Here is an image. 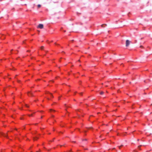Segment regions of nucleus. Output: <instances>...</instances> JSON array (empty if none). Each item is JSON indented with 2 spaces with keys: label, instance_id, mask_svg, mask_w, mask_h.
Returning a JSON list of instances; mask_svg holds the SVG:
<instances>
[{
  "label": "nucleus",
  "instance_id": "f257e3e1",
  "mask_svg": "<svg viewBox=\"0 0 152 152\" xmlns=\"http://www.w3.org/2000/svg\"><path fill=\"white\" fill-rule=\"evenodd\" d=\"M131 42L129 40H126V47H128L129 45Z\"/></svg>",
  "mask_w": 152,
  "mask_h": 152
},
{
  "label": "nucleus",
  "instance_id": "f03ea898",
  "mask_svg": "<svg viewBox=\"0 0 152 152\" xmlns=\"http://www.w3.org/2000/svg\"><path fill=\"white\" fill-rule=\"evenodd\" d=\"M43 25L42 24H39V28L40 29H42L43 28Z\"/></svg>",
  "mask_w": 152,
  "mask_h": 152
},
{
  "label": "nucleus",
  "instance_id": "7ed1b4c3",
  "mask_svg": "<svg viewBox=\"0 0 152 152\" xmlns=\"http://www.w3.org/2000/svg\"><path fill=\"white\" fill-rule=\"evenodd\" d=\"M0 135H2L5 137H6L8 138L7 137V135L5 134H4L3 132H0Z\"/></svg>",
  "mask_w": 152,
  "mask_h": 152
},
{
  "label": "nucleus",
  "instance_id": "20e7f679",
  "mask_svg": "<svg viewBox=\"0 0 152 152\" xmlns=\"http://www.w3.org/2000/svg\"><path fill=\"white\" fill-rule=\"evenodd\" d=\"M28 96H33L32 93L30 92H28Z\"/></svg>",
  "mask_w": 152,
  "mask_h": 152
},
{
  "label": "nucleus",
  "instance_id": "39448f33",
  "mask_svg": "<svg viewBox=\"0 0 152 152\" xmlns=\"http://www.w3.org/2000/svg\"><path fill=\"white\" fill-rule=\"evenodd\" d=\"M104 25H105V26H107V24H102L101 25V27H104L105 26H104Z\"/></svg>",
  "mask_w": 152,
  "mask_h": 152
},
{
  "label": "nucleus",
  "instance_id": "423d86ee",
  "mask_svg": "<svg viewBox=\"0 0 152 152\" xmlns=\"http://www.w3.org/2000/svg\"><path fill=\"white\" fill-rule=\"evenodd\" d=\"M44 48V47L43 46H42L40 48V49L41 50H43Z\"/></svg>",
  "mask_w": 152,
  "mask_h": 152
},
{
  "label": "nucleus",
  "instance_id": "0eeeda50",
  "mask_svg": "<svg viewBox=\"0 0 152 152\" xmlns=\"http://www.w3.org/2000/svg\"><path fill=\"white\" fill-rule=\"evenodd\" d=\"M25 106L26 107H29V106L26 104H25Z\"/></svg>",
  "mask_w": 152,
  "mask_h": 152
},
{
  "label": "nucleus",
  "instance_id": "6e6552de",
  "mask_svg": "<svg viewBox=\"0 0 152 152\" xmlns=\"http://www.w3.org/2000/svg\"><path fill=\"white\" fill-rule=\"evenodd\" d=\"M104 93V92L103 91H101L100 93V94L101 95H102Z\"/></svg>",
  "mask_w": 152,
  "mask_h": 152
},
{
  "label": "nucleus",
  "instance_id": "1a4fd4ad",
  "mask_svg": "<svg viewBox=\"0 0 152 152\" xmlns=\"http://www.w3.org/2000/svg\"><path fill=\"white\" fill-rule=\"evenodd\" d=\"M141 146H142L141 145H140L138 147V148L140 149V147Z\"/></svg>",
  "mask_w": 152,
  "mask_h": 152
},
{
  "label": "nucleus",
  "instance_id": "9d476101",
  "mask_svg": "<svg viewBox=\"0 0 152 152\" xmlns=\"http://www.w3.org/2000/svg\"><path fill=\"white\" fill-rule=\"evenodd\" d=\"M123 146V145H121L120 146H118L119 148V149H120L121 148V147L122 146Z\"/></svg>",
  "mask_w": 152,
  "mask_h": 152
},
{
  "label": "nucleus",
  "instance_id": "9b49d317",
  "mask_svg": "<svg viewBox=\"0 0 152 152\" xmlns=\"http://www.w3.org/2000/svg\"><path fill=\"white\" fill-rule=\"evenodd\" d=\"M49 94L51 96H52V97H53V96H52V95L51 93H49Z\"/></svg>",
  "mask_w": 152,
  "mask_h": 152
},
{
  "label": "nucleus",
  "instance_id": "f8f14e48",
  "mask_svg": "<svg viewBox=\"0 0 152 152\" xmlns=\"http://www.w3.org/2000/svg\"><path fill=\"white\" fill-rule=\"evenodd\" d=\"M28 115L29 116H32V114H31V115Z\"/></svg>",
  "mask_w": 152,
  "mask_h": 152
},
{
  "label": "nucleus",
  "instance_id": "ddd939ff",
  "mask_svg": "<svg viewBox=\"0 0 152 152\" xmlns=\"http://www.w3.org/2000/svg\"><path fill=\"white\" fill-rule=\"evenodd\" d=\"M140 48H143V46H142V45L140 46Z\"/></svg>",
  "mask_w": 152,
  "mask_h": 152
},
{
  "label": "nucleus",
  "instance_id": "4468645a",
  "mask_svg": "<svg viewBox=\"0 0 152 152\" xmlns=\"http://www.w3.org/2000/svg\"><path fill=\"white\" fill-rule=\"evenodd\" d=\"M50 111H55V110H52V109H50Z\"/></svg>",
  "mask_w": 152,
  "mask_h": 152
},
{
  "label": "nucleus",
  "instance_id": "2eb2a0df",
  "mask_svg": "<svg viewBox=\"0 0 152 152\" xmlns=\"http://www.w3.org/2000/svg\"><path fill=\"white\" fill-rule=\"evenodd\" d=\"M41 7V5L39 4V8L40 7Z\"/></svg>",
  "mask_w": 152,
  "mask_h": 152
},
{
  "label": "nucleus",
  "instance_id": "dca6fc26",
  "mask_svg": "<svg viewBox=\"0 0 152 152\" xmlns=\"http://www.w3.org/2000/svg\"><path fill=\"white\" fill-rule=\"evenodd\" d=\"M122 136H125V134H122Z\"/></svg>",
  "mask_w": 152,
  "mask_h": 152
},
{
  "label": "nucleus",
  "instance_id": "f3484780",
  "mask_svg": "<svg viewBox=\"0 0 152 152\" xmlns=\"http://www.w3.org/2000/svg\"><path fill=\"white\" fill-rule=\"evenodd\" d=\"M82 93H80V95H82Z\"/></svg>",
  "mask_w": 152,
  "mask_h": 152
},
{
  "label": "nucleus",
  "instance_id": "a211bd4d",
  "mask_svg": "<svg viewBox=\"0 0 152 152\" xmlns=\"http://www.w3.org/2000/svg\"><path fill=\"white\" fill-rule=\"evenodd\" d=\"M139 139H137V141H139Z\"/></svg>",
  "mask_w": 152,
  "mask_h": 152
},
{
  "label": "nucleus",
  "instance_id": "6ab92c4d",
  "mask_svg": "<svg viewBox=\"0 0 152 152\" xmlns=\"http://www.w3.org/2000/svg\"><path fill=\"white\" fill-rule=\"evenodd\" d=\"M52 117H54V116L53 115H52Z\"/></svg>",
  "mask_w": 152,
  "mask_h": 152
},
{
  "label": "nucleus",
  "instance_id": "aec40b11",
  "mask_svg": "<svg viewBox=\"0 0 152 152\" xmlns=\"http://www.w3.org/2000/svg\"><path fill=\"white\" fill-rule=\"evenodd\" d=\"M86 149V150H88V149H87V148H86V149Z\"/></svg>",
  "mask_w": 152,
  "mask_h": 152
},
{
  "label": "nucleus",
  "instance_id": "412c9836",
  "mask_svg": "<svg viewBox=\"0 0 152 152\" xmlns=\"http://www.w3.org/2000/svg\"><path fill=\"white\" fill-rule=\"evenodd\" d=\"M12 50H13L12 49V50H11V51H12Z\"/></svg>",
  "mask_w": 152,
  "mask_h": 152
},
{
  "label": "nucleus",
  "instance_id": "4be33fe9",
  "mask_svg": "<svg viewBox=\"0 0 152 152\" xmlns=\"http://www.w3.org/2000/svg\"><path fill=\"white\" fill-rule=\"evenodd\" d=\"M78 61H80V60H79Z\"/></svg>",
  "mask_w": 152,
  "mask_h": 152
},
{
  "label": "nucleus",
  "instance_id": "5701e85b",
  "mask_svg": "<svg viewBox=\"0 0 152 152\" xmlns=\"http://www.w3.org/2000/svg\"><path fill=\"white\" fill-rule=\"evenodd\" d=\"M42 118V116H41V118Z\"/></svg>",
  "mask_w": 152,
  "mask_h": 152
},
{
  "label": "nucleus",
  "instance_id": "b1692460",
  "mask_svg": "<svg viewBox=\"0 0 152 152\" xmlns=\"http://www.w3.org/2000/svg\"><path fill=\"white\" fill-rule=\"evenodd\" d=\"M75 142V141H74V142Z\"/></svg>",
  "mask_w": 152,
  "mask_h": 152
},
{
  "label": "nucleus",
  "instance_id": "393cba45",
  "mask_svg": "<svg viewBox=\"0 0 152 152\" xmlns=\"http://www.w3.org/2000/svg\"><path fill=\"white\" fill-rule=\"evenodd\" d=\"M62 146V145H60V146H61H61Z\"/></svg>",
  "mask_w": 152,
  "mask_h": 152
},
{
  "label": "nucleus",
  "instance_id": "a878e982",
  "mask_svg": "<svg viewBox=\"0 0 152 152\" xmlns=\"http://www.w3.org/2000/svg\"><path fill=\"white\" fill-rule=\"evenodd\" d=\"M85 140H86V139H85Z\"/></svg>",
  "mask_w": 152,
  "mask_h": 152
},
{
  "label": "nucleus",
  "instance_id": "bb28decb",
  "mask_svg": "<svg viewBox=\"0 0 152 152\" xmlns=\"http://www.w3.org/2000/svg\"><path fill=\"white\" fill-rule=\"evenodd\" d=\"M18 82H19L20 81H18Z\"/></svg>",
  "mask_w": 152,
  "mask_h": 152
}]
</instances>
